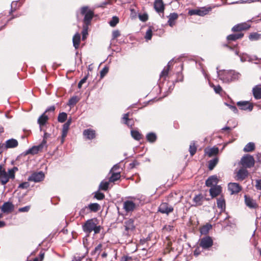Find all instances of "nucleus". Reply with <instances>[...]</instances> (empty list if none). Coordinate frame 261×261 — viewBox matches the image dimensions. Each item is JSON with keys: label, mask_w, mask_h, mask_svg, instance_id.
<instances>
[{"label": "nucleus", "mask_w": 261, "mask_h": 261, "mask_svg": "<svg viewBox=\"0 0 261 261\" xmlns=\"http://www.w3.org/2000/svg\"><path fill=\"white\" fill-rule=\"evenodd\" d=\"M120 35V32L118 30H115L112 33V38L115 39Z\"/></svg>", "instance_id": "54"}, {"label": "nucleus", "mask_w": 261, "mask_h": 261, "mask_svg": "<svg viewBox=\"0 0 261 261\" xmlns=\"http://www.w3.org/2000/svg\"><path fill=\"white\" fill-rule=\"evenodd\" d=\"M135 207L136 204L132 201L126 200L123 203V208L127 213L133 211Z\"/></svg>", "instance_id": "13"}, {"label": "nucleus", "mask_w": 261, "mask_h": 261, "mask_svg": "<svg viewBox=\"0 0 261 261\" xmlns=\"http://www.w3.org/2000/svg\"><path fill=\"white\" fill-rule=\"evenodd\" d=\"M218 162V158H214L209 161L208 163V168L210 170H212L217 165Z\"/></svg>", "instance_id": "43"}, {"label": "nucleus", "mask_w": 261, "mask_h": 261, "mask_svg": "<svg viewBox=\"0 0 261 261\" xmlns=\"http://www.w3.org/2000/svg\"><path fill=\"white\" fill-rule=\"evenodd\" d=\"M255 161L253 157L249 154L243 156L240 161V164L244 168H251L254 165Z\"/></svg>", "instance_id": "4"}, {"label": "nucleus", "mask_w": 261, "mask_h": 261, "mask_svg": "<svg viewBox=\"0 0 261 261\" xmlns=\"http://www.w3.org/2000/svg\"><path fill=\"white\" fill-rule=\"evenodd\" d=\"M5 147L6 149L15 148L18 146V141L15 139H10L6 141Z\"/></svg>", "instance_id": "21"}, {"label": "nucleus", "mask_w": 261, "mask_h": 261, "mask_svg": "<svg viewBox=\"0 0 261 261\" xmlns=\"http://www.w3.org/2000/svg\"><path fill=\"white\" fill-rule=\"evenodd\" d=\"M8 175L9 178L13 179L15 177V173L13 170H11V169L8 170Z\"/></svg>", "instance_id": "57"}, {"label": "nucleus", "mask_w": 261, "mask_h": 261, "mask_svg": "<svg viewBox=\"0 0 261 261\" xmlns=\"http://www.w3.org/2000/svg\"><path fill=\"white\" fill-rule=\"evenodd\" d=\"M109 71V68L107 66L104 67L100 71V77H103Z\"/></svg>", "instance_id": "49"}, {"label": "nucleus", "mask_w": 261, "mask_h": 261, "mask_svg": "<svg viewBox=\"0 0 261 261\" xmlns=\"http://www.w3.org/2000/svg\"><path fill=\"white\" fill-rule=\"evenodd\" d=\"M124 226L125 230L127 231L133 230L135 228L134 220L130 219L125 221Z\"/></svg>", "instance_id": "29"}, {"label": "nucleus", "mask_w": 261, "mask_h": 261, "mask_svg": "<svg viewBox=\"0 0 261 261\" xmlns=\"http://www.w3.org/2000/svg\"><path fill=\"white\" fill-rule=\"evenodd\" d=\"M193 201L194 203V205H201L203 201V196L201 194L197 195L194 197Z\"/></svg>", "instance_id": "27"}, {"label": "nucleus", "mask_w": 261, "mask_h": 261, "mask_svg": "<svg viewBox=\"0 0 261 261\" xmlns=\"http://www.w3.org/2000/svg\"><path fill=\"white\" fill-rule=\"evenodd\" d=\"M88 74H87V75H86L84 78H83L79 83L78 84V88H81L82 86V85L85 83L87 80V78H88Z\"/></svg>", "instance_id": "52"}, {"label": "nucleus", "mask_w": 261, "mask_h": 261, "mask_svg": "<svg viewBox=\"0 0 261 261\" xmlns=\"http://www.w3.org/2000/svg\"><path fill=\"white\" fill-rule=\"evenodd\" d=\"M128 116H129L128 113L124 114L123 115V117L122 118V120L123 121V122H127V121H131V119L128 118Z\"/></svg>", "instance_id": "56"}, {"label": "nucleus", "mask_w": 261, "mask_h": 261, "mask_svg": "<svg viewBox=\"0 0 261 261\" xmlns=\"http://www.w3.org/2000/svg\"><path fill=\"white\" fill-rule=\"evenodd\" d=\"M248 174V171L244 168L240 169L237 172L236 175V179L237 180H244Z\"/></svg>", "instance_id": "15"}, {"label": "nucleus", "mask_w": 261, "mask_h": 261, "mask_svg": "<svg viewBox=\"0 0 261 261\" xmlns=\"http://www.w3.org/2000/svg\"><path fill=\"white\" fill-rule=\"evenodd\" d=\"M261 38V34L257 33H252L250 34L249 39L251 40H258Z\"/></svg>", "instance_id": "38"}, {"label": "nucleus", "mask_w": 261, "mask_h": 261, "mask_svg": "<svg viewBox=\"0 0 261 261\" xmlns=\"http://www.w3.org/2000/svg\"><path fill=\"white\" fill-rule=\"evenodd\" d=\"M88 35V32L87 29H84L82 31V39L85 40Z\"/></svg>", "instance_id": "61"}, {"label": "nucleus", "mask_w": 261, "mask_h": 261, "mask_svg": "<svg viewBox=\"0 0 261 261\" xmlns=\"http://www.w3.org/2000/svg\"><path fill=\"white\" fill-rule=\"evenodd\" d=\"M237 106L242 110L251 111L253 109V106L248 101H240L237 103Z\"/></svg>", "instance_id": "8"}, {"label": "nucleus", "mask_w": 261, "mask_h": 261, "mask_svg": "<svg viewBox=\"0 0 261 261\" xmlns=\"http://www.w3.org/2000/svg\"><path fill=\"white\" fill-rule=\"evenodd\" d=\"M253 95L256 99H261V86L256 85L252 89Z\"/></svg>", "instance_id": "23"}, {"label": "nucleus", "mask_w": 261, "mask_h": 261, "mask_svg": "<svg viewBox=\"0 0 261 261\" xmlns=\"http://www.w3.org/2000/svg\"><path fill=\"white\" fill-rule=\"evenodd\" d=\"M197 151V147L195 146V142H192L189 147V152L191 156H193Z\"/></svg>", "instance_id": "41"}, {"label": "nucleus", "mask_w": 261, "mask_h": 261, "mask_svg": "<svg viewBox=\"0 0 261 261\" xmlns=\"http://www.w3.org/2000/svg\"><path fill=\"white\" fill-rule=\"evenodd\" d=\"M110 182L109 180L108 181H102L99 185V189L103 191H107L108 189Z\"/></svg>", "instance_id": "44"}, {"label": "nucleus", "mask_w": 261, "mask_h": 261, "mask_svg": "<svg viewBox=\"0 0 261 261\" xmlns=\"http://www.w3.org/2000/svg\"><path fill=\"white\" fill-rule=\"evenodd\" d=\"M250 28V25L246 23H242L235 25L232 27L231 30L233 32H240L242 30H246Z\"/></svg>", "instance_id": "18"}, {"label": "nucleus", "mask_w": 261, "mask_h": 261, "mask_svg": "<svg viewBox=\"0 0 261 261\" xmlns=\"http://www.w3.org/2000/svg\"><path fill=\"white\" fill-rule=\"evenodd\" d=\"M219 151V149L217 147H214L212 148H206L205 149V153L209 157H211L213 155H216Z\"/></svg>", "instance_id": "24"}, {"label": "nucleus", "mask_w": 261, "mask_h": 261, "mask_svg": "<svg viewBox=\"0 0 261 261\" xmlns=\"http://www.w3.org/2000/svg\"><path fill=\"white\" fill-rule=\"evenodd\" d=\"M81 13L84 15V23L87 25H89L94 16L93 11L89 9L88 6H84L81 9Z\"/></svg>", "instance_id": "3"}, {"label": "nucleus", "mask_w": 261, "mask_h": 261, "mask_svg": "<svg viewBox=\"0 0 261 261\" xmlns=\"http://www.w3.org/2000/svg\"><path fill=\"white\" fill-rule=\"evenodd\" d=\"M84 136L88 140H92L95 137V131L91 128L85 129L83 131Z\"/></svg>", "instance_id": "19"}, {"label": "nucleus", "mask_w": 261, "mask_h": 261, "mask_svg": "<svg viewBox=\"0 0 261 261\" xmlns=\"http://www.w3.org/2000/svg\"><path fill=\"white\" fill-rule=\"evenodd\" d=\"M152 36V31L150 28H149L146 31V34L145 36V39L147 40H149L151 39Z\"/></svg>", "instance_id": "47"}, {"label": "nucleus", "mask_w": 261, "mask_h": 261, "mask_svg": "<svg viewBox=\"0 0 261 261\" xmlns=\"http://www.w3.org/2000/svg\"><path fill=\"white\" fill-rule=\"evenodd\" d=\"M68 133V130H63L62 131V139H61V143H63L64 141V138L67 136Z\"/></svg>", "instance_id": "59"}, {"label": "nucleus", "mask_w": 261, "mask_h": 261, "mask_svg": "<svg viewBox=\"0 0 261 261\" xmlns=\"http://www.w3.org/2000/svg\"><path fill=\"white\" fill-rule=\"evenodd\" d=\"M217 74L219 79L223 83H229L230 82L238 80L240 77V73L234 70H218Z\"/></svg>", "instance_id": "1"}, {"label": "nucleus", "mask_w": 261, "mask_h": 261, "mask_svg": "<svg viewBox=\"0 0 261 261\" xmlns=\"http://www.w3.org/2000/svg\"><path fill=\"white\" fill-rule=\"evenodd\" d=\"M154 8L158 13H163L164 5L162 0H156L154 3Z\"/></svg>", "instance_id": "20"}, {"label": "nucleus", "mask_w": 261, "mask_h": 261, "mask_svg": "<svg viewBox=\"0 0 261 261\" xmlns=\"http://www.w3.org/2000/svg\"><path fill=\"white\" fill-rule=\"evenodd\" d=\"M81 40V35L79 33H76L73 37L72 42L73 45L75 49H77L79 47L80 43Z\"/></svg>", "instance_id": "26"}, {"label": "nucleus", "mask_w": 261, "mask_h": 261, "mask_svg": "<svg viewBox=\"0 0 261 261\" xmlns=\"http://www.w3.org/2000/svg\"><path fill=\"white\" fill-rule=\"evenodd\" d=\"M222 188L220 186H215L210 189V194L212 198L216 197L221 194Z\"/></svg>", "instance_id": "14"}, {"label": "nucleus", "mask_w": 261, "mask_h": 261, "mask_svg": "<svg viewBox=\"0 0 261 261\" xmlns=\"http://www.w3.org/2000/svg\"><path fill=\"white\" fill-rule=\"evenodd\" d=\"M119 22V18L117 16H113L112 20L109 22V24L111 27H115Z\"/></svg>", "instance_id": "46"}, {"label": "nucleus", "mask_w": 261, "mask_h": 261, "mask_svg": "<svg viewBox=\"0 0 261 261\" xmlns=\"http://www.w3.org/2000/svg\"><path fill=\"white\" fill-rule=\"evenodd\" d=\"M88 207L91 211L96 212L99 210L100 206L97 203H93L90 204L88 205Z\"/></svg>", "instance_id": "39"}, {"label": "nucleus", "mask_w": 261, "mask_h": 261, "mask_svg": "<svg viewBox=\"0 0 261 261\" xmlns=\"http://www.w3.org/2000/svg\"><path fill=\"white\" fill-rule=\"evenodd\" d=\"M213 245V241L210 236L201 238L199 241V245L204 249H208Z\"/></svg>", "instance_id": "6"}, {"label": "nucleus", "mask_w": 261, "mask_h": 261, "mask_svg": "<svg viewBox=\"0 0 261 261\" xmlns=\"http://www.w3.org/2000/svg\"><path fill=\"white\" fill-rule=\"evenodd\" d=\"M158 211L162 214L168 215L170 213L173 212V208L171 205H170L167 203L164 202L161 204L159 207Z\"/></svg>", "instance_id": "9"}, {"label": "nucleus", "mask_w": 261, "mask_h": 261, "mask_svg": "<svg viewBox=\"0 0 261 261\" xmlns=\"http://www.w3.org/2000/svg\"><path fill=\"white\" fill-rule=\"evenodd\" d=\"M30 184L28 182H23L19 185V188L21 189H27L29 187Z\"/></svg>", "instance_id": "55"}, {"label": "nucleus", "mask_w": 261, "mask_h": 261, "mask_svg": "<svg viewBox=\"0 0 261 261\" xmlns=\"http://www.w3.org/2000/svg\"><path fill=\"white\" fill-rule=\"evenodd\" d=\"M244 198L245 204L248 207L252 208H255L257 207L255 200L246 195L244 196Z\"/></svg>", "instance_id": "17"}, {"label": "nucleus", "mask_w": 261, "mask_h": 261, "mask_svg": "<svg viewBox=\"0 0 261 261\" xmlns=\"http://www.w3.org/2000/svg\"><path fill=\"white\" fill-rule=\"evenodd\" d=\"M146 139L149 142L153 143L156 140V136L153 133H149L146 135Z\"/></svg>", "instance_id": "35"}, {"label": "nucleus", "mask_w": 261, "mask_h": 261, "mask_svg": "<svg viewBox=\"0 0 261 261\" xmlns=\"http://www.w3.org/2000/svg\"><path fill=\"white\" fill-rule=\"evenodd\" d=\"M255 148V144L253 142H249L246 145L243 149L245 152H251L254 150Z\"/></svg>", "instance_id": "33"}, {"label": "nucleus", "mask_w": 261, "mask_h": 261, "mask_svg": "<svg viewBox=\"0 0 261 261\" xmlns=\"http://www.w3.org/2000/svg\"><path fill=\"white\" fill-rule=\"evenodd\" d=\"M8 173L4 169H3L2 166L0 165V181L2 185H5L9 181Z\"/></svg>", "instance_id": "12"}, {"label": "nucleus", "mask_w": 261, "mask_h": 261, "mask_svg": "<svg viewBox=\"0 0 261 261\" xmlns=\"http://www.w3.org/2000/svg\"><path fill=\"white\" fill-rule=\"evenodd\" d=\"M84 257V256H74L72 261H81Z\"/></svg>", "instance_id": "64"}, {"label": "nucleus", "mask_w": 261, "mask_h": 261, "mask_svg": "<svg viewBox=\"0 0 261 261\" xmlns=\"http://www.w3.org/2000/svg\"><path fill=\"white\" fill-rule=\"evenodd\" d=\"M45 175L42 171L34 172L29 176L28 180L35 182H40L44 179Z\"/></svg>", "instance_id": "7"}, {"label": "nucleus", "mask_w": 261, "mask_h": 261, "mask_svg": "<svg viewBox=\"0 0 261 261\" xmlns=\"http://www.w3.org/2000/svg\"><path fill=\"white\" fill-rule=\"evenodd\" d=\"M212 8L210 7L205 8L202 7L198 9H192L190 10L188 12V14L190 15H197L200 16H204L207 14L208 12L211 11Z\"/></svg>", "instance_id": "5"}, {"label": "nucleus", "mask_w": 261, "mask_h": 261, "mask_svg": "<svg viewBox=\"0 0 261 261\" xmlns=\"http://www.w3.org/2000/svg\"><path fill=\"white\" fill-rule=\"evenodd\" d=\"M94 197L98 200H102L104 198L105 195L102 193L97 192Z\"/></svg>", "instance_id": "51"}, {"label": "nucleus", "mask_w": 261, "mask_h": 261, "mask_svg": "<svg viewBox=\"0 0 261 261\" xmlns=\"http://www.w3.org/2000/svg\"><path fill=\"white\" fill-rule=\"evenodd\" d=\"M132 137L136 140H140L141 139V134L137 130H131Z\"/></svg>", "instance_id": "40"}, {"label": "nucleus", "mask_w": 261, "mask_h": 261, "mask_svg": "<svg viewBox=\"0 0 261 261\" xmlns=\"http://www.w3.org/2000/svg\"><path fill=\"white\" fill-rule=\"evenodd\" d=\"M172 62V60H171L168 63V65L164 67V68L163 69V70H162V71L161 72V74H160V77H166L167 75H168V72H169V69H170V64L171 63V62Z\"/></svg>", "instance_id": "31"}, {"label": "nucleus", "mask_w": 261, "mask_h": 261, "mask_svg": "<svg viewBox=\"0 0 261 261\" xmlns=\"http://www.w3.org/2000/svg\"><path fill=\"white\" fill-rule=\"evenodd\" d=\"M212 227V225L207 224L201 228L200 233L202 234H206Z\"/></svg>", "instance_id": "34"}, {"label": "nucleus", "mask_w": 261, "mask_h": 261, "mask_svg": "<svg viewBox=\"0 0 261 261\" xmlns=\"http://www.w3.org/2000/svg\"><path fill=\"white\" fill-rule=\"evenodd\" d=\"M83 229L84 232L87 233H90L92 231H94V233L96 234L99 232L100 227L96 226L94 220L89 219L83 225Z\"/></svg>", "instance_id": "2"}, {"label": "nucleus", "mask_w": 261, "mask_h": 261, "mask_svg": "<svg viewBox=\"0 0 261 261\" xmlns=\"http://www.w3.org/2000/svg\"><path fill=\"white\" fill-rule=\"evenodd\" d=\"M139 18L141 21L145 22L148 20V17L146 13H144L143 14H139Z\"/></svg>", "instance_id": "50"}, {"label": "nucleus", "mask_w": 261, "mask_h": 261, "mask_svg": "<svg viewBox=\"0 0 261 261\" xmlns=\"http://www.w3.org/2000/svg\"><path fill=\"white\" fill-rule=\"evenodd\" d=\"M120 178V172L116 173H113L112 175L109 178V181L110 182H114L117 181Z\"/></svg>", "instance_id": "36"}, {"label": "nucleus", "mask_w": 261, "mask_h": 261, "mask_svg": "<svg viewBox=\"0 0 261 261\" xmlns=\"http://www.w3.org/2000/svg\"><path fill=\"white\" fill-rule=\"evenodd\" d=\"M211 87L213 88L216 93L220 94L222 91V89L220 85L215 86L214 85H212Z\"/></svg>", "instance_id": "48"}, {"label": "nucleus", "mask_w": 261, "mask_h": 261, "mask_svg": "<svg viewBox=\"0 0 261 261\" xmlns=\"http://www.w3.org/2000/svg\"><path fill=\"white\" fill-rule=\"evenodd\" d=\"M79 101V99L77 96H72L68 101V105L70 106H73Z\"/></svg>", "instance_id": "45"}, {"label": "nucleus", "mask_w": 261, "mask_h": 261, "mask_svg": "<svg viewBox=\"0 0 261 261\" xmlns=\"http://www.w3.org/2000/svg\"><path fill=\"white\" fill-rule=\"evenodd\" d=\"M101 248L102 244H99L96 247H95L94 250L91 252V255H94L96 254L97 256H98L100 254V252L102 250Z\"/></svg>", "instance_id": "37"}, {"label": "nucleus", "mask_w": 261, "mask_h": 261, "mask_svg": "<svg viewBox=\"0 0 261 261\" xmlns=\"http://www.w3.org/2000/svg\"><path fill=\"white\" fill-rule=\"evenodd\" d=\"M168 18V23L170 27H172L174 25V20L178 18V15L176 13H170Z\"/></svg>", "instance_id": "30"}, {"label": "nucleus", "mask_w": 261, "mask_h": 261, "mask_svg": "<svg viewBox=\"0 0 261 261\" xmlns=\"http://www.w3.org/2000/svg\"><path fill=\"white\" fill-rule=\"evenodd\" d=\"M68 133V130H63L62 131V139H61V143H63L64 141V138L67 136Z\"/></svg>", "instance_id": "58"}, {"label": "nucleus", "mask_w": 261, "mask_h": 261, "mask_svg": "<svg viewBox=\"0 0 261 261\" xmlns=\"http://www.w3.org/2000/svg\"><path fill=\"white\" fill-rule=\"evenodd\" d=\"M228 188L231 194H237L242 190L240 185L236 182H230L228 185Z\"/></svg>", "instance_id": "11"}, {"label": "nucleus", "mask_w": 261, "mask_h": 261, "mask_svg": "<svg viewBox=\"0 0 261 261\" xmlns=\"http://www.w3.org/2000/svg\"><path fill=\"white\" fill-rule=\"evenodd\" d=\"M30 210V206L27 205L23 207H20L18 209L19 212H28Z\"/></svg>", "instance_id": "53"}, {"label": "nucleus", "mask_w": 261, "mask_h": 261, "mask_svg": "<svg viewBox=\"0 0 261 261\" xmlns=\"http://www.w3.org/2000/svg\"><path fill=\"white\" fill-rule=\"evenodd\" d=\"M228 106L234 113H238V110L236 106L231 105H228Z\"/></svg>", "instance_id": "63"}, {"label": "nucleus", "mask_w": 261, "mask_h": 261, "mask_svg": "<svg viewBox=\"0 0 261 261\" xmlns=\"http://www.w3.org/2000/svg\"><path fill=\"white\" fill-rule=\"evenodd\" d=\"M41 148V146H34L32 148H30L27 151V154H35L38 152L39 150Z\"/></svg>", "instance_id": "32"}, {"label": "nucleus", "mask_w": 261, "mask_h": 261, "mask_svg": "<svg viewBox=\"0 0 261 261\" xmlns=\"http://www.w3.org/2000/svg\"><path fill=\"white\" fill-rule=\"evenodd\" d=\"M67 115L65 112L60 113L58 117V120L59 122L63 123L67 119Z\"/></svg>", "instance_id": "42"}, {"label": "nucleus", "mask_w": 261, "mask_h": 261, "mask_svg": "<svg viewBox=\"0 0 261 261\" xmlns=\"http://www.w3.org/2000/svg\"><path fill=\"white\" fill-rule=\"evenodd\" d=\"M48 117L45 115V113H43L38 119L37 122L39 124L41 130V127L44 125L47 121Z\"/></svg>", "instance_id": "25"}, {"label": "nucleus", "mask_w": 261, "mask_h": 261, "mask_svg": "<svg viewBox=\"0 0 261 261\" xmlns=\"http://www.w3.org/2000/svg\"><path fill=\"white\" fill-rule=\"evenodd\" d=\"M218 179L216 175L210 176L205 181V185L207 187H213L217 186Z\"/></svg>", "instance_id": "16"}, {"label": "nucleus", "mask_w": 261, "mask_h": 261, "mask_svg": "<svg viewBox=\"0 0 261 261\" xmlns=\"http://www.w3.org/2000/svg\"><path fill=\"white\" fill-rule=\"evenodd\" d=\"M255 187L257 189L261 190V179L256 180Z\"/></svg>", "instance_id": "60"}, {"label": "nucleus", "mask_w": 261, "mask_h": 261, "mask_svg": "<svg viewBox=\"0 0 261 261\" xmlns=\"http://www.w3.org/2000/svg\"><path fill=\"white\" fill-rule=\"evenodd\" d=\"M14 210V204L9 201L4 202L1 207V210L4 213L8 214L11 213Z\"/></svg>", "instance_id": "10"}, {"label": "nucleus", "mask_w": 261, "mask_h": 261, "mask_svg": "<svg viewBox=\"0 0 261 261\" xmlns=\"http://www.w3.org/2000/svg\"><path fill=\"white\" fill-rule=\"evenodd\" d=\"M217 204L218 207L220 208L221 211H224L225 210V201L223 197L217 199Z\"/></svg>", "instance_id": "28"}, {"label": "nucleus", "mask_w": 261, "mask_h": 261, "mask_svg": "<svg viewBox=\"0 0 261 261\" xmlns=\"http://www.w3.org/2000/svg\"><path fill=\"white\" fill-rule=\"evenodd\" d=\"M55 110V107L54 106H51L48 108L46 109L45 111L44 112L45 114L48 112H54Z\"/></svg>", "instance_id": "62"}, {"label": "nucleus", "mask_w": 261, "mask_h": 261, "mask_svg": "<svg viewBox=\"0 0 261 261\" xmlns=\"http://www.w3.org/2000/svg\"><path fill=\"white\" fill-rule=\"evenodd\" d=\"M244 36V34L242 33H238L236 34H230L227 37V40L228 43L230 41H234L238 39L242 38Z\"/></svg>", "instance_id": "22"}]
</instances>
